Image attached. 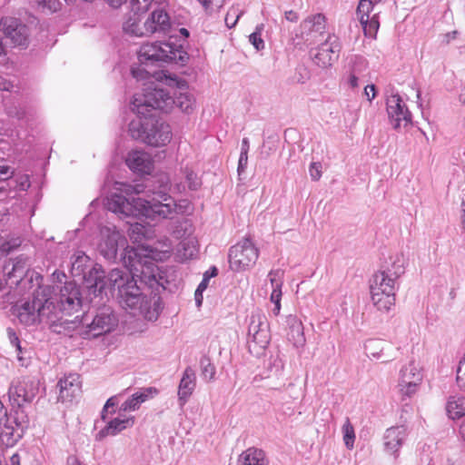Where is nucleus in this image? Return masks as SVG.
Wrapping results in <instances>:
<instances>
[{"mask_svg":"<svg viewBox=\"0 0 465 465\" xmlns=\"http://www.w3.org/2000/svg\"><path fill=\"white\" fill-rule=\"evenodd\" d=\"M97 250L108 261H115L118 252L123 251L122 261L127 272L114 269L108 280L118 288L120 303L124 309H130L133 314L142 315L145 320L156 321L159 313L152 308L151 300L142 293L138 281L151 288L163 287V271L155 261L162 259L168 251L162 253L150 246L129 247L127 239L115 226L101 227Z\"/></svg>","mask_w":465,"mask_h":465,"instance_id":"1","label":"nucleus"},{"mask_svg":"<svg viewBox=\"0 0 465 465\" xmlns=\"http://www.w3.org/2000/svg\"><path fill=\"white\" fill-rule=\"evenodd\" d=\"M171 181L166 173H160L150 184L115 183V193L107 198L106 207L109 211L126 217H144L159 222L173 219L183 213L186 201L179 203L169 192Z\"/></svg>","mask_w":465,"mask_h":465,"instance_id":"2","label":"nucleus"},{"mask_svg":"<svg viewBox=\"0 0 465 465\" xmlns=\"http://www.w3.org/2000/svg\"><path fill=\"white\" fill-rule=\"evenodd\" d=\"M132 74L143 85V93L134 96V110L138 114H145L157 109L169 113L174 107V97L171 89L164 86L162 79L163 72L149 73L144 66L138 65L132 68Z\"/></svg>","mask_w":465,"mask_h":465,"instance_id":"3","label":"nucleus"},{"mask_svg":"<svg viewBox=\"0 0 465 465\" xmlns=\"http://www.w3.org/2000/svg\"><path fill=\"white\" fill-rule=\"evenodd\" d=\"M189 55L177 35H170L166 41L143 44L138 52L140 65L147 63L163 62L185 65Z\"/></svg>","mask_w":465,"mask_h":465,"instance_id":"4","label":"nucleus"},{"mask_svg":"<svg viewBox=\"0 0 465 465\" xmlns=\"http://www.w3.org/2000/svg\"><path fill=\"white\" fill-rule=\"evenodd\" d=\"M29 419L24 409L12 408L8 414L0 401V445L13 447L23 436Z\"/></svg>","mask_w":465,"mask_h":465,"instance_id":"5","label":"nucleus"},{"mask_svg":"<svg viewBox=\"0 0 465 465\" xmlns=\"http://www.w3.org/2000/svg\"><path fill=\"white\" fill-rule=\"evenodd\" d=\"M270 341L267 319L261 312H253L248 327V347L251 353L261 355Z\"/></svg>","mask_w":465,"mask_h":465,"instance_id":"6","label":"nucleus"},{"mask_svg":"<svg viewBox=\"0 0 465 465\" xmlns=\"http://www.w3.org/2000/svg\"><path fill=\"white\" fill-rule=\"evenodd\" d=\"M117 322L118 320L113 311L105 307L98 311L91 322L87 315L84 316L80 334L85 339L96 338L113 331Z\"/></svg>","mask_w":465,"mask_h":465,"instance_id":"7","label":"nucleus"},{"mask_svg":"<svg viewBox=\"0 0 465 465\" xmlns=\"http://www.w3.org/2000/svg\"><path fill=\"white\" fill-rule=\"evenodd\" d=\"M259 257V251L250 238H244L229 250L230 268L242 272L253 266Z\"/></svg>","mask_w":465,"mask_h":465,"instance_id":"8","label":"nucleus"},{"mask_svg":"<svg viewBox=\"0 0 465 465\" xmlns=\"http://www.w3.org/2000/svg\"><path fill=\"white\" fill-rule=\"evenodd\" d=\"M422 370L419 362L411 361L400 371L398 381L399 392L402 397H411L419 390L422 381Z\"/></svg>","mask_w":465,"mask_h":465,"instance_id":"9","label":"nucleus"},{"mask_svg":"<svg viewBox=\"0 0 465 465\" xmlns=\"http://www.w3.org/2000/svg\"><path fill=\"white\" fill-rule=\"evenodd\" d=\"M341 45L335 35H328L323 43L312 50L313 62L320 67L331 66L339 58Z\"/></svg>","mask_w":465,"mask_h":465,"instance_id":"10","label":"nucleus"},{"mask_svg":"<svg viewBox=\"0 0 465 465\" xmlns=\"http://www.w3.org/2000/svg\"><path fill=\"white\" fill-rule=\"evenodd\" d=\"M38 392V384L33 381H22L13 383L8 391L12 408L24 409L25 403L31 402Z\"/></svg>","mask_w":465,"mask_h":465,"instance_id":"11","label":"nucleus"},{"mask_svg":"<svg viewBox=\"0 0 465 465\" xmlns=\"http://www.w3.org/2000/svg\"><path fill=\"white\" fill-rule=\"evenodd\" d=\"M378 5L370 0H360L356 9L357 17L366 35L374 36L379 29V12L375 11Z\"/></svg>","mask_w":465,"mask_h":465,"instance_id":"12","label":"nucleus"},{"mask_svg":"<svg viewBox=\"0 0 465 465\" xmlns=\"http://www.w3.org/2000/svg\"><path fill=\"white\" fill-rule=\"evenodd\" d=\"M387 112L394 129L406 127L411 123V114L399 94L387 99Z\"/></svg>","mask_w":465,"mask_h":465,"instance_id":"13","label":"nucleus"},{"mask_svg":"<svg viewBox=\"0 0 465 465\" xmlns=\"http://www.w3.org/2000/svg\"><path fill=\"white\" fill-rule=\"evenodd\" d=\"M82 305L79 287L72 282H66L60 290L58 307L62 314L72 315Z\"/></svg>","mask_w":465,"mask_h":465,"instance_id":"14","label":"nucleus"},{"mask_svg":"<svg viewBox=\"0 0 465 465\" xmlns=\"http://www.w3.org/2000/svg\"><path fill=\"white\" fill-rule=\"evenodd\" d=\"M144 32L148 36L157 35H167L171 32L173 23L169 14L162 7L155 8L144 21Z\"/></svg>","mask_w":465,"mask_h":465,"instance_id":"15","label":"nucleus"},{"mask_svg":"<svg viewBox=\"0 0 465 465\" xmlns=\"http://www.w3.org/2000/svg\"><path fill=\"white\" fill-rule=\"evenodd\" d=\"M150 125L148 134L143 139V143L152 146H164L170 143L172 139V131L168 124L153 120V122L147 123Z\"/></svg>","mask_w":465,"mask_h":465,"instance_id":"16","label":"nucleus"},{"mask_svg":"<svg viewBox=\"0 0 465 465\" xmlns=\"http://www.w3.org/2000/svg\"><path fill=\"white\" fill-rule=\"evenodd\" d=\"M408 437V430L405 426H393L388 428L383 435V445L386 452L399 456V451Z\"/></svg>","mask_w":465,"mask_h":465,"instance_id":"17","label":"nucleus"},{"mask_svg":"<svg viewBox=\"0 0 465 465\" xmlns=\"http://www.w3.org/2000/svg\"><path fill=\"white\" fill-rule=\"evenodd\" d=\"M267 280L272 288L270 294V301L273 304L272 312L274 316H278L282 309L281 301L282 297L284 272L280 269L271 270L267 275Z\"/></svg>","mask_w":465,"mask_h":465,"instance_id":"18","label":"nucleus"},{"mask_svg":"<svg viewBox=\"0 0 465 465\" xmlns=\"http://www.w3.org/2000/svg\"><path fill=\"white\" fill-rule=\"evenodd\" d=\"M302 35L305 42L313 44L319 37L322 36L325 29V17L322 14L305 19L302 25Z\"/></svg>","mask_w":465,"mask_h":465,"instance_id":"19","label":"nucleus"},{"mask_svg":"<svg viewBox=\"0 0 465 465\" xmlns=\"http://www.w3.org/2000/svg\"><path fill=\"white\" fill-rule=\"evenodd\" d=\"M5 35L17 45H24L27 40V27L14 17H5L0 21Z\"/></svg>","mask_w":465,"mask_h":465,"instance_id":"20","label":"nucleus"},{"mask_svg":"<svg viewBox=\"0 0 465 465\" xmlns=\"http://www.w3.org/2000/svg\"><path fill=\"white\" fill-rule=\"evenodd\" d=\"M57 386L59 387L58 399L63 402L71 401L80 394V376L77 373L65 375L59 381Z\"/></svg>","mask_w":465,"mask_h":465,"instance_id":"21","label":"nucleus"},{"mask_svg":"<svg viewBox=\"0 0 465 465\" xmlns=\"http://www.w3.org/2000/svg\"><path fill=\"white\" fill-rule=\"evenodd\" d=\"M125 163L133 172L137 173H150L153 167L151 155L140 150L129 152Z\"/></svg>","mask_w":465,"mask_h":465,"instance_id":"22","label":"nucleus"},{"mask_svg":"<svg viewBox=\"0 0 465 465\" xmlns=\"http://www.w3.org/2000/svg\"><path fill=\"white\" fill-rule=\"evenodd\" d=\"M196 387V375L192 367H186L182 374L178 386V401L181 407L184 406L193 393Z\"/></svg>","mask_w":465,"mask_h":465,"instance_id":"23","label":"nucleus"},{"mask_svg":"<svg viewBox=\"0 0 465 465\" xmlns=\"http://www.w3.org/2000/svg\"><path fill=\"white\" fill-rule=\"evenodd\" d=\"M38 297H35L31 302H25L20 306H15L14 314L22 324L30 326L39 323Z\"/></svg>","mask_w":465,"mask_h":465,"instance_id":"24","label":"nucleus"},{"mask_svg":"<svg viewBox=\"0 0 465 465\" xmlns=\"http://www.w3.org/2000/svg\"><path fill=\"white\" fill-rule=\"evenodd\" d=\"M86 286L90 289H98L99 292H102L107 284L112 286L114 289L118 288L114 286L108 280V276L106 277L104 274V271L103 270L101 265L95 264L93 267H90L88 272L86 271L84 275L80 276Z\"/></svg>","mask_w":465,"mask_h":465,"instance_id":"25","label":"nucleus"},{"mask_svg":"<svg viewBox=\"0 0 465 465\" xmlns=\"http://www.w3.org/2000/svg\"><path fill=\"white\" fill-rule=\"evenodd\" d=\"M134 423L133 416H126L124 411H120L118 416L107 421L106 426L98 432L100 439L107 436H114L122 430L130 428Z\"/></svg>","mask_w":465,"mask_h":465,"instance_id":"26","label":"nucleus"},{"mask_svg":"<svg viewBox=\"0 0 465 465\" xmlns=\"http://www.w3.org/2000/svg\"><path fill=\"white\" fill-rule=\"evenodd\" d=\"M132 111L135 114V117L131 120L129 124V133L134 139L141 140L143 142L145 135L148 134L150 125L147 123L153 122L151 116V113H146L144 115L138 114L134 110V104H132Z\"/></svg>","mask_w":465,"mask_h":465,"instance_id":"27","label":"nucleus"},{"mask_svg":"<svg viewBox=\"0 0 465 465\" xmlns=\"http://www.w3.org/2000/svg\"><path fill=\"white\" fill-rule=\"evenodd\" d=\"M157 394V390L153 387L145 388L134 393L120 407V411H134L138 410L142 403Z\"/></svg>","mask_w":465,"mask_h":465,"instance_id":"28","label":"nucleus"},{"mask_svg":"<svg viewBox=\"0 0 465 465\" xmlns=\"http://www.w3.org/2000/svg\"><path fill=\"white\" fill-rule=\"evenodd\" d=\"M288 328L287 337L295 347H302L305 343L303 326L297 316L290 314L286 317Z\"/></svg>","mask_w":465,"mask_h":465,"instance_id":"29","label":"nucleus"},{"mask_svg":"<svg viewBox=\"0 0 465 465\" xmlns=\"http://www.w3.org/2000/svg\"><path fill=\"white\" fill-rule=\"evenodd\" d=\"M373 306L381 313H389L395 305L396 292L370 291Z\"/></svg>","mask_w":465,"mask_h":465,"instance_id":"30","label":"nucleus"},{"mask_svg":"<svg viewBox=\"0 0 465 465\" xmlns=\"http://www.w3.org/2000/svg\"><path fill=\"white\" fill-rule=\"evenodd\" d=\"M38 312L39 323H54L60 319L59 314L62 313L60 307L57 308L54 303L49 299H42L38 297Z\"/></svg>","mask_w":465,"mask_h":465,"instance_id":"31","label":"nucleus"},{"mask_svg":"<svg viewBox=\"0 0 465 465\" xmlns=\"http://www.w3.org/2000/svg\"><path fill=\"white\" fill-rule=\"evenodd\" d=\"M397 279L391 277L388 272H376L370 282V291L396 292Z\"/></svg>","mask_w":465,"mask_h":465,"instance_id":"32","label":"nucleus"},{"mask_svg":"<svg viewBox=\"0 0 465 465\" xmlns=\"http://www.w3.org/2000/svg\"><path fill=\"white\" fill-rule=\"evenodd\" d=\"M238 465H269V460L262 450L249 448L239 456Z\"/></svg>","mask_w":465,"mask_h":465,"instance_id":"33","label":"nucleus"},{"mask_svg":"<svg viewBox=\"0 0 465 465\" xmlns=\"http://www.w3.org/2000/svg\"><path fill=\"white\" fill-rule=\"evenodd\" d=\"M174 97V105H176L182 112L191 114L195 107V98L193 94L183 89L179 88L178 91L173 93Z\"/></svg>","mask_w":465,"mask_h":465,"instance_id":"34","label":"nucleus"},{"mask_svg":"<svg viewBox=\"0 0 465 465\" xmlns=\"http://www.w3.org/2000/svg\"><path fill=\"white\" fill-rule=\"evenodd\" d=\"M91 267V260L82 251H76L71 257V272L74 277H80Z\"/></svg>","mask_w":465,"mask_h":465,"instance_id":"35","label":"nucleus"},{"mask_svg":"<svg viewBox=\"0 0 465 465\" xmlns=\"http://www.w3.org/2000/svg\"><path fill=\"white\" fill-rule=\"evenodd\" d=\"M406 264V256L401 252H398L390 257V263L384 271L398 280L404 273Z\"/></svg>","mask_w":465,"mask_h":465,"instance_id":"36","label":"nucleus"},{"mask_svg":"<svg viewBox=\"0 0 465 465\" xmlns=\"http://www.w3.org/2000/svg\"><path fill=\"white\" fill-rule=\"evenodd\" d=\"M139 13H134L133 16H130L123 25L124 31L134 36L142 37L148 36V33L144 32V22L141 24L138 16Z\"/></svg>","mask_w":465,"mask_h":465,"instance_id":"37","label":"nucleus"},{"mask_svg":"<svg viewBox=\"0 0 465 465\" xmlns=\"http://www.w3.org/2000/svg\"><path fill=\"white\" fill-rule=\"evenodd\" d=\"M449 417L452 420L465 416V398L461 396L450 397L446 405Z\"/></svg>","mask_w":465,"mask_h":465,"instance_id":"38","label":"nucleus"},{"mask_svg":"<svg viewBox=\"0 0 465 465\" xmlns=\"http://www.w3.org/2000/svg\"><path fill=\"white\" fill-rule=\"evenodd\" d=\"M12 269L7 272L8 279L16 278L15 282H18L27 271V258L19 256L14 259L12 262Z\"/></svg>","mask_w":465,"mask_h":465,"instance_id":"39","label":"nucleus"},{"mask_svg":"<svg viewBox=\"0 0 465 465\" xmlns=\"http://www.w3.org/2000/svg\"><path fill=\"white\" fill-rule=\"evenodd\" d=\"M178 252L183 260L193 258L198 252V244L196 239L193 237H189L183 240L180 242Z\"/></svg>","mask_w":465,"mask_h":465,"instance_id":"40","label":"nucleus"},{"mask_svg":"<svg viewBox=\"0 0 465 465\" xmlns=\"http://www.w3.org/2000/svg\"><path fill=\"white\" fill-rule=\"evenodd\" d=\"M341 432L344 445L348 450H352L355 441V431L351 422L348 418L345 420L341 427Z\"/></svg>","mask_w":465,"mask_h":465,"instance_id":"41","label":"nucleus"},{"mask_svg":"<svg viewBox=\"0 0 465 465\" xmlns=\"http://www.w3.org/2000/svg\"><path fill=\"white\" fill-rule=\"evenodd\" d=\"M201 374L204 381H212L214 380L216 369L208 357H203L200 361Z\"/></svg>","mask_w":465,"mask_h":465,"instance_id":"42","label":"nucleus"},{"mask_svg":"<svg viewBox=\"0 0 465 465\" xmlns=\"http://www.w3.org/2000/svg\"><path fill=\"white\" fill-rule=\"evenodd\" d=\"M368 61L364 57L356 55L351 60L349 71L362 77L368 69Z\"/></svg>","mask_w":465,"mask_h":465,"instance_id":"43","label":"nucleus"},{"mask_svg":"<svg viewBox=\"0 0 465 465\" xmlns=\"http://www.w3.org/2000/svg\"><path fill=\"white\" fill-rule=\"evenodd\" d=\"M185 183L190 190L195 191L200 188L202 183L197 174L192 170L184 171Z\"/></svg>","mask_w":465,"mask_h":465,"instance_id":"44","label":"nucleus"},{"mask_svg":"<svg viewBox=\"0 0 465 465\" xmlns=\"http://www.w3.org/2000/svg\"><path fill=\"white\" fill-rule=\"evenodd\" d=\"M134 13H144L149 10L153 0H128Z\"/></svg>","mask_w":465,"mask_h":465,"instance_id":"45","label":"nucleus"},{"mask_svg":"<svg viewBox=\"0 0 465 465\" xmlns=\"http://www.w3.org/2000/svg\"><path fill=\"white\" fill-rule=\"evenodd\" d=\"M262 25L257 26L255 32L250 35L249 41L255 47L256 50H262L264 48V42L261 37V31Z\"/></svg>","mask_w":465,"mask_h":465,"instance_id":"46","label":"nucleus"},{"mask_svg":"<svg viewBox=\"0 0 465 465\" xmlns=\"http://www.w3.org/2000/svg\"><path fill=\"white\" fill-rule=\"evenodd\" d=\"M457 383L458 386L465 391V353L460 359L457 369Z\"/></svg>","mask_w":465,"mask_h":465,"instance_id":"47","label":"nucleus"},{"mask_svg":"<svg viewBox=\"0 0 465 465\" xmlns=\"http://www.w3.org/2000/svg\"><path fill=\"white\" fill-rule=\"evenodd\" d=\"M118 401L117 397L113 396L109 398L103 409L102 411V419L105 421L108 419L109 414H113L115 412L114 407L117 405Z\"/></svg>","mask_w":465,"mask_h":465,"instance_id":"48","label":"nucleus"},{"mask_svg":"<svg viewBox=\"0 0 465 465\" xmlns=\"http://www.w3.org/2000/svg\"><path fill=\"white\" fill-rule=\"evenodd\" d=\"M208 13H213L223 5V0H197Z\"/></svg>","mask_w":465,"mask_h":465,"instance_id":"49","label":"nucleus"},{"mask_svg":"<svg viewBox=\"0 0 465 465\" xmlns=\"http://www.w3.org/2000/svg\"><path fill=\"white\" fill-rule=\"evenodd\" d=\"M310 177L312 181H319L322 174V165L320 162H313L309 167Z\"/></svg>","mask_w":465,"mask_h":465,"instance_id":"50","label":"nucleus"},{"mask_svg":"<svg viewBox=\"0 0 465 465\" xmlns=\"http://www.w3.org/2000/svg\"><path fill=\"white\" fill-rule=\"evenodd\" d=\"M217 272L218 270L216 267H212L210 270L206 271L203 274L202 282H200L197 288L205 291L208 287L210 279L216 276Z\"/></svg>","mask_w":465,"mask_h":465,"instance_id":"51","label":"nucleus"},{"mask_svg":"<svg viewBox=\"0 0 465 465\" xmlns=\"http://www.w3.org/2000/svg\"><path fill=\"white\" fill-rule=\"evenodd\" d=\"M6 332L10 343L15 348L17 354L19 355L22 353V347L18 336L12 328H7Z\"/></svg>","mask_w":465,"mask_h":465,"instance_id":"52","label":"nucleus"},{"mask_svg":"<svg viewBox=\"0 0 465 465\" xmlns=\"http://www.w3.org/2000/svg\"><path fill=\"white\" fill-rule=\"evenodd\" d=\"M15 188L20 191H26L30 187V179L27 174H21L15 177Z\"/></svg>","mask_w":465,"mask_h":465,"instance_id":"53","label":"nucleus"},{"mask_svg":"<svg viewBox=\"0 0 465 465\" xmlns=\"http://www.w3.org/2000/svg\"><path fill=\"white\" fill-rule=\"evenodd\" d=\"M130 237L135 242L141 241L143 237V227L139 223L132 225L130 229Z\"/></svg>","mask_w":465,"mask_h":465,"instance_id":"54","label":"nucleus"},{"mask_svg":"<svg viewBox=\"0 0 465 465\" xmlns=\"http://www.w3.org/2000/svg\"><path fill=\"white\" fill-rule=\"evenodd\" d=\"M361 76L355 74L351 72H348V74L345 78L346 84L351 89H357L360 86V79Z\"/></svg>","mask_w":465,"mask_h":465,"instance_id":"55","label":"nucleus"},{"mask_svg":"<svg viewBox=\"0 0 465 465\" xmlns=\"http://www.w3.org/2000/svg\"><path fill=\"white\" fill-rule=\"evenodd\" d=\"M364 95L371 102L376 97V87L374 84H368L364 88Z\"/></svg>","mask_w":465,"mask_h":465,"instance_id":"56","label":"nucleus"},{"mask_svg":"<svg viewBox=\"0 0 465 465\" xmlns=\"http://www.w3.org/2000/svg\"><path fill=\"white\" fill-rule=\"evenodd\" d=\"M248 163V154L240 153L239 162H238V173H241L247 167Z\"/></svg>","mask_w":465,"mask_h":465,"instance_id":"57","label":"nucleus"},{"mask_svg":"<svg viewBox=\"0 0 465 465\" xmlns=\"http://www.w3.org/2000/svg\"><path fill=\"white\" fill-rule=\"evenodd\" d=\"M38 5L42 6V7H47L48 9L52 10V11H56L57 9V6L55 5V3H54L53 5L50 4V1H47V0H34Z\"/></svg>","mask_w":465,"mask_h":465,"instance_id":"58","label":"nucleus"},{"mask_svg":"<svg viewBox=\"0 0 465 465\" xmlns=\"http://www.w3.org/2000/svg\"><path fill=\"white\" fill-rule=\"evenodd\" d=\"M14 174V172L11 171V168L7 165L0 163V175L6 176V178L11 177Z\"/></svg>","mask_w":465,"mask_h":465,"instance_id":"59","label":"nucleus"},{"mask_svg":"<svg viewBox=\"0 0 465 465\" xmlns=\"http://www.w3.org/2000/svg\"><path fill=\"white\" fill-rule=\"evenodd\" d=\"M19 243L16 242V241L12 244L9 242H6L2 244L1 251L5 253H8L13 248L17 246Z\"/></svg>","mask_w":465,"mask_h":465,"instance_id":"60","label":"nucleus"},{"mask_svg":"<svg viewBox=\"0 0 465 465\" xmlns=\"http://www.w3.org/2000/svg\"><path fill=\"white\" fill-rule=\"evenodd\" d=\"M204 291L201 290V289H196L195 291V293H194V299H195V303L198 307H200L203 303V292Z\"/></svg>","mask_w":465,"mask_h":465,"instance_id":"61","label":"nucleus"},{"mask_svg":"<svg viewBox=\"0 0 465 465\" xmlns=\"http://www.w3.org/2000/svg\"><path fill=\"white\" fill-rule=\"evenodd\" d=\"M12 87L13 84L9 81L0 77V90L10 91Z\"/></svg>","mask_w":465,"mask_h":465,"instance_id":"62","label":"nucleus"},{"mask_svg":"<svg viewBox=\"0 0 465 465\" xmlns=\"http://www.w3.org/2000/svg\"><path fill=\"white\" fill-rule=\"evenodd\" d=\"M250 149V143L248 138H243L242 141L241 153L248 154Z\"/></svg>","mask_w":465,"mask_h":465,"instance_id":"63","label":"nucleus"},{"mask_svg":"<svg viewBox=\"0 0 465 465\" xmlns=\"http://www.w3.org/2000/svg\"><path fill=\"white\" fill-rule=\"evenodd\" d=\"M459 100L460 102L465 105V87H463L461 90H460V93L459 94Z\"/></svg>","mask_w":465,"mask_h":465,"instance_id":"64","label":"nucleus"}]
</instances>
